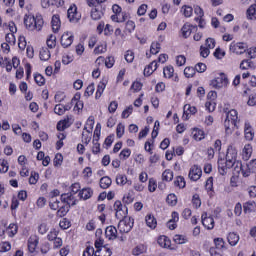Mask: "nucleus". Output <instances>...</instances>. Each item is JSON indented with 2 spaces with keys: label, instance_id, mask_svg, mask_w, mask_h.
Masks as SVG:
<instances>
[{
  "label": "nucleus",
  "instance_id": "obj_43",
  "mask_svg": "<svg viewBox=\"0 0 256 256\" xmlns=\"http://www.w3.org/2000/svg\"><path fill=\"white\" fill-rule=\"evenodd\" d=\"M75 56L71 53H66L62 56L63 65H69V63H73Z\"/></svg>",
  "mask_w": 256,
  "mask_h": 256
},
{
  "label": "nucleus",
  "instance_id": "obj_41",
  "mask_svg": "<svg viewBox=\"0 0 256 256\" xmlns=\"http://www.w3.org/2000/svg\"><path fill=\"white\" fill-rule=\"evenodd\" d=\"M173 241L175 243H177V245H185V243H187L188 239L186 238L185 235L176 234L173 237Z\"/></svg>",
  "mask_w": 256,
  "mask_h": 256
},
{
  "label": "nucleus",
  "instance_id": "obj_62",
  "mask_svg": "<svg viewBox=\"0 0 256 256\" xmlns=\"http://www.w3.org/2000/svg\"><path fill=\"white\" fill-rule=\"evenodd\" d=\"M54 113H56V115H65V105L57 104L54 107Z\"/></svg>",
  "mask_w": 256,
  "mask_h": 256
},
{
  "label": "nucleus",
  "instance_id": "obj_19",
  "mask_svg": "<svg viewBox=\"0 0 256 256\" xmlns=\"http://www.w3.org/2000/svg\"><path fill=\"white\" fill-rule=\"evenodd\" d=\"M61 205H63V203L61 202V200L59 198H57V195H53L50 197V201H49V206L50 209H52L53 211H58L61 209Z\"/></svg>",
  "mask_w": 256,
  "mask_h": 256
},
{
  "label": "nucleus",
  "instance_id": "obj_33",
  "mask_svg": "<svg viewBox=\"0 0 256 256\" xmlns=\"http://www.w3.org/2000/svg\"><path fill=\"white\" fill-rule=\"evenodd\" d=\"M228 243L231 245V247H235L237 243H239V235L235 232H230L227 236Z\"/></svg>",
  "mask_w": 256,
  "mask_h": 256
},
{
  "label": "nucleus",
  "instance_id": "obj_34",
  "mask_svg": "<svg viewBox=\"0 0 256 256\" xmlns=\"http://www.w3.org/2000/svg\"><path fill=\"white\" fill-rule=\"evenodd\" d=\"M71 127V121L69 118H65L64 120H60L57 123V130L58 131H65V129H69Z\"/></svg>",
  "mask_w": 256,
  "mask_h": 256
},
{
  "label": "nucleus",
  "instance_id": "obj_46",
  "mask_svg": "<svg viewBox=\"0 0 256 256\" xmlns=\"http://www.w3.org/2000/svg\"><path fill=\"white\" fill-rule=\"evenodd\" d=\"M133 31H135V22H133V21H131V20H128V21L126 22V26H125L124 32H125L126 35H127V33H128V34L133 33Z\"/></svg>",
  "mask_w": 256,
  "mask_h": 256
},
{
  "label": "nucleus",
  "instance_id": "obj_61",
  "mask_svg": "<svg viewBox=\"0 0 256 256\" xmlns=\"http://www.w3.org/2000/svg\"><path fill=\"white\" fill-rule=\"evenodd\" d=\"M251 67H253V62L251 60H243L240 64V69L244 71L251 69Z\"/></svg>",
  "mask_w": 256,
  "mask_h": 256
},
{
  "label": "nucleus",
  "instance_id": "obj_24",
  "mask_svg": "<svg viewBox=\"0 0 256 256\" xmlns=\"http://www.w3.org/2000/svg\"><path fill=\"white\" fill-rule=\"evenodd\" d=\"M53 33H59V29H61V18L58 14H54L51 20Z\"/></svg>",
  "mask_w": 256,
  "mask_h": 256
},
{
  "label": "nucleus",
  "instance_id": "obj_14",
  "mask_svg": "<svg viewBox=\"0 0 256 256\" xmlns=\"http://www.w3.org/2000/svg\"><path fill=\"white\" fill-rule=\"evenodd\" d=\"M87 125H90V128L87 130V127H85V132L82 133V143H85V145H89L91 142V131H93V122L92 120H88Z\"/></svg>",
  "mask_w": 256,
  "mask_h": 256
},
{
  "label": "nucleus",
  "instance_id": "obj_37",
  "mask_svg": "<svg viewBox=\"0 0 256 256\" xmlns=\"http://www.w3.org/2000/svg\"><path fill=\"white\" fill-rule=\"evenodd\" d=\"M111 183H113V181L109 178V176H104L100 179L101 189H109V187H111Z\"/></svg>",
  "mask_w": 256,
  "mask_h": 256
},
{
  "label": "nucleus",
  "instance_id": "obj_27",
  "mask_svg": "<svg viewBox=\"0 0 256 256\" xmlns=\"http://www.w3.org/2000/svg\"><path fill=\"white\" fill-rule=\"evenodd\" d=\"M158 245L164 249H173L171 248V240L167 236H160L158 238Z\"/></svg>",
  "mask_w": 256,
  "mask_h": 256
},
{
  "label": "nucleus",
  "instance_id": "obj_44",
  "mask_svg": "<svg viewBox=\"0 0 256 256\" xmlns=\"http://www.w3.org/2000/svg\"><path fill=\"white\" fill-rule=\"evenodd\" d=\"M161 51V44L159 42H152L150 46L151 55H157Z\"/></svg>",
  "mask_w": 256,
  "mask_h": 256
},
{
  "label": "nucleus",
  "instance_id": "obj_51",
  "mask_svg": "<svg viewBox=\"0 0 256 256\" xmlns=\"http://www.w3.org/2000/svg\"><path fill=\"white\" fill-rule=\"evenodd\" d=\"M173 73H175V70L172 66L165 67L163 70V75L166 79H171V77H173Z\"/></svg>",
  "mask_w": 256,
  "mask_h": 256
},
{
  "label": "nucleus",
  "instance_id": "obj_59",
  "mask_svg": "<svg viewBox=\"0 0 256 256\" xmlns=\"http://www.w3.org/2000/svg\"><path fill=\"white\" fill-rule=\"evenodd\" d=\"M34 81L39 85V87H43V85H45V77L41 74H35Z\"/></svg>",
  "mask_w": 256,
  "mask_h": 256
},
{
  "label": "nucleus",
  "instance_id": "obj_7",
  "mask_svg": "<svg viewBox=\"0 0 256 256\" xmlns=\"http://www.w3.org/2000/svg\"><path fill=\"white\" fill-rule=\"evenodd\" d=\"M240 173H242L243 177H249L251 173H256V159L251 160L246 165H242Z\"/></svg>",
  "mask_w": 256,
  "mask_h": 256
},
{
  "label": "nucleus",
  "instance_id": "obj_57",
  "mask_svg": "<svg viewBox=\"0 0 256 256\" xmlns=\"http://www.w3.org/2000/svg\"><path fill=\"white\" fill-rule=\"evenodd\" d=\"M97 253L98 252H95V248H93V246H88L83 251V256H93V255L98 256Z\"/></svg>",
  "mask_w": 256,
  "mask_h": 256
},
{
  "label": "nucleus",
  "instance_id": "obj_26",
  "mask_svg": "<svg viewBox=\"0 0 256 256\" xmlns=\"http://www.w3.org/2000/svg\"><path fill=\"white\" fill-rule=\"evenodd\" d=\"M145 222L150 229H155L157 227V218H155L153 214L146 215Z\"/></svg>",
  "mask_w": 256,
  "mask_h": 256
},
{
  "label": "nucleus",
  "instance_id": "obj_47",
  "mask_svg": "<svg viewBox=\"0 0 256 256\" xmlns=\"http://www.w3.org/2000/svg\"><path fill=\"white\" fill-rule=\"evenodd\" d=\"M174 185L176 187H179V189H185V178H183V176H178L176 177V180L174 181Z\"/></svg>",
  "mask_w": 256,
  "mask_h": 256
},
{
  "label": "nucleus",
  "instance_id": "obj_28",
  "mask_svg": "<svg viewBox=\"0 0 256 256\" xmlns=\"http://www.w3.org/2000/svg\"><path fill=\"white\" fill-rule=\"evenodd\" d=\"M116 183L123 187L124 185H132L133 182L127 179V176L124 174H118L116 176Z\"/></svg>",
  "mask_w": 256,
  "mask_h": 256
},
{
  "label": "nucleus",
  "instance_id": "obj_50",
  "mask_svg": "<svg viewBox=\"0 0 256 256\" xmlns=\"http://www.w3.org/2000/svg\"><path fill=\"white\" fill-rule=\"evenodd\" d=\"M107 53V44H101L94 49V55H103Z\"/></svg>",
  "mask_w": 256,
  "mask_h": 256
},
{
  "label": "nucleus",
  "instance_id": "obj_9",
  "mask_svg": "<svg viewBox=\"0 0 256 256\" xmlns=\"http://www.w3.org/2000/svg\"><path fill=\"white\" fill-rule=\"evenodd\" d=\"M114 211H116L115 215L117 219H123V217H127V206L123 205L121 201H116L114 203Z\"/></svg>",
  "mask_w": 256,
  "mask_h": 256
},
{
  "label": "nucleus",
  "instance_id": "obj_29",
  "mask_svg": "<svg viewBox=\"0 0 256 256\" xmlns=\"http://www.w3.org/2000/svg\"><path fill=\"white\" fill-rule=\"evenodd\" d=\"M182 37L187 39V37H191V33H193V25L186 23L181 28Z\"/></svg>",
  "mask_w": 256,
  "mask_h": 256
},
{
  "label": "nucleus",
  "instance_id": "obj_31",
  "mask_svg": "<svg viewBox=\"0 0 256 256\" xmlns=\"http://www.w3.org/2000/svg\"><path fill=\"white\" fill-rule=\"evenodd\" d=\"M147 253V246L144 244H139L132 249V255L139 256Z\"/></svg>",
  "mask_w": 256,
  "mask_h": 256
},
{
  "label": "nucleus",
  "instance_id": "obj_16",
  "mask_svg": "<svg viewBox=\"0 0 256 256\" xmlns=\"http://www.w3.org/2000/svg\"><path fill=\"white\" fill-rule=\"evenodd\" d=\"M103 6L101 4H96L94 8L91 10V17L94 21H99L101 17H103Z\"/></svg>",
  "mask_w": 256,
  "mask_h": 256
},
{
  "label": "nucleus",
  "instance_id": "obj_63",
  "mask_svg": "<svg viewBox=\"0 0 256 256\" xmlns=\"http://www.w3.org/2000/svg\"><path fill=\"white\" fill-rule=\"evenodd\" d=\"M93 93H95V84H90L88 85V87L86 88L85 92H84V97H91V95H93Z\"/></svg>",
  "mask_w": 256,
  "mask_h": 256
},
{
  "label": "nucleus",
  "instance_id": "obj_23",
  "mask_svg": "<svg viewBox=\"0 0 256 256\" xmlns=\"http://www.w3.org/2000/svg\"><path fill=\"white\" fill-rule=\"evenodd\" d=\"M106 239L115 241L117 239V228L115 226H108L105 230Z\"/></svg>",
  "mask_w": 256,
  "mask_h": 256
},
{
  "label": "nucleus",
  "instance_id": "obj_1",
  "mask_svg": "<svg viewBox=\"0 0 256 256\" xmlns=\"http://www.w3.org/2000/svg\"><path fill=\"white\" fill-rule=\"evenodd\" d=\"M23 21L27 31H41L45 23L41 14H25Z\"/></svg>",
  "mask_w": 256,
  "mask_h": 256
},
{
  "label": "nucleus",
  "instance_id": "obj_17",
  "mask_svg": "<svg viewBox=\"0 0 256 256\" xmlns=\"http://www.w3.org/2000/svg\"><path fill=\"white\" fill-rule=\"evenodd\" d=\"M202 225L208 229L211 230L215 227V220L211 216H207V213L202 214Z\"/></svg>",
  "mask_w": 256,
  "mask_h": 256
},
{
  "label": "nucleus",
  "instance_id": "obj_18",
  "mask_svg": "<svg viewBox=\"0 0 256 256\" xmlns=\"http://www.w3.org/2000/svg\"><path fill=\"white\" fill-rule=\"evenodd\" d=\"M37 245H39V237L37 235L30 236L28 239L29 253H35L37 251Z\"/></svg>",
  "mask_w": 256,
  "mask_h": 256
},
{
  "label": "nucleus",
  "instance_id": "obj_20",
  "mask_svg": "<svg viewBox=\"0 0 256 256\" xmlns=\"http://www.w3.org/2000/svg\"><path fill=\"white\" fill-rule=\"evenodd\" d=\"M229 169L233 168L229 166V163L225 161V159L218 160V170L220 175H227V171H229Z\"/></svg>",
  "mask_w": 256,
  "mask_h": 256
},
{
  "label": "nucleus",
  "instance_id": "obj_4",
  "mask_svg": "<svg viewBox=\"0 0 256 256\" xmlns=\"http://www.w3.org/2000/svg\"><path fill=\"white\" fill-rule=\"evenodd\" d=\"M135 221L131 217H123L118 223V230L120 233H129L133 229Z\"/></svg>",
  "mask_w": 256,
  "mask_h": 256
},
{
  "label": "nucleus",
  "instance_id": "obj_38",
  "mask_svg": "<svg viewBox=\"0 0 256 256\" xmlns=\"http://www.w3.org/2000/svg\"><path fill=\"white\" fill-rule=\"evenodd\" d=\"M105 87H107V81L103 80L99 82L97 86V91H96V99H99L101 95H103V92L105 91Z\"/></svg>",
  "mask_w": 256,
  "mask_h": 256
},
{
  "label": "nucleus",
  "instance_id": "obj_40",
  "mask_svg": "<svg viewBox=\"0 0 256 256\" xmlns=\"http://www.w3.org/2000/svg\"><path fill=\"white\" fill-rule=\"evenodd\" d=\"M197 113V108L195 106H191V104L184 105V115H195Z\"/></svg>",
  "mask_w": 256,
  "mask_h": 256
},
{
  "label": "nucleus",
  "instance_id": "obj_21",
  "mask_svg": "<svg viewBox=\"0 0 256 256\" xmlns=\"http://www.w3.org/2000/svg\"><path fill=\"white\" fill-rule=\"evenodd\" d=\"M80 99H81V94H75L74 97L72 98L71 105H75L74 111L83 110L84 104H83V101H81Z\"/></svg>",
  "mask_w": 256,
  "mask_h": 256
},
{
  "label": "nucleus",
  "instance_id": "obj_52",
  "mask_svg": "<svg viewBox=\"0 0 256 256\" xmlns=\"http://www.w3.org/2000/svg\"><path fill=\"white\" fill-rule=\"evenodd\" d=\"M196 72L197 71L195 70L194 67H186L184 69V75L185 77H187V79H191V77H195Z\"/></svg>",
  "mask_w": 256,
  "mask_h": 256
},
{
  "label": "nucleus",
  "instance_id": "obj_64",
  "mask_svg": "<svg viewBox=\"0 0 256 256\" xmlns=\"http://www.w3.org/2000/svg\"><path fill=\"white\" fill-rule=\"evenodd\" d=\"M93 176V169H91V167H86L83 171H82V177L83 179H89L90 177Z\"/></svg>",
  "mask_w": 256,
  "mask_h": 256
},
{
  "label": "nucleus",
  "instance_id": "obj_49",
  "mask_svg": "<svg viewBox=\"0 0 256 256\" xmlns=\"http://www.w3.org/2000/svg\"><path fill=\"white\" fill-rule=\"evenodd\" d=\"M255 14H256V4H253L246 11L247 19L252 20L253 17H255Z\"/></svg>",
  "mask_w": 256,
  "mask_h": 256
},
{
  "label": "nucleus",
  "instance_id": "obj_12",
  "mask_svg": "<svg viewBox=\"0 0 256 256\" xmlns=\"http://www.w3.org/2000/svg\"><path fill=\"white\" fill-rule=\"evenodd\" d=\"M103 243H105V241L103 240V238L98 237L95 240V247H96V253L102 252V253H107V255H100V256H111V249L103 246Z\"/></svg>",
  "mask_w": 256,
  "mask_h": 256
},
{
  "label": "nucleus",
  "instance_id": "obj_30",
  "mask_svg": "<svg viewBox=\"0 0 256 256\" xmlns=\"http://www.w3.org/2000/svg\"><path fill=\"white\" fill-rule=\"evenodd\" d=\"M17 231H19V226L15 223H11L6 227V235H8V237H15V235H17Z\"/></svg>",
  "mask_w": 256,
  "mask_h": 256
},
{
  "label": "nucleus",
  "instance_id": "obj_22",
  "mask_svg": "<svg viewBox=\"0 0 256 256\" xmlns=\"http://www.w3.org/2000/svg\"><path fill=\"white\" fill-rule=\"evenodd\" d=\"M253 155V146L251 144H245L242 149V159L244 161H249Z\"/></svg>",
  "mask_w": 256,
  "mask_h": 256
},
{
  "label": "nucleus",
  "instance_id": "obj_32",
  "mask_svg": "<svg viewBox=\"0 0 256 256\" xmlns=\"http://www.w3.org/2000/svg\"><path fill=\"white\" fill-rule=\"evenodd\" d=\"M92 196H93V189L91 188H83L79 192V197L81 199H84V201H87V199H91Z\"/></svg>",
  "mask_w": 256,
  "mask_h": 256
},
{
  "label": "nucleus",
  "instance_id": "obj_25",
  "mask_svg": "<svg viewBox=\"0 0 256 256\" xmlns=\"http://www.w3.org/2000/svg\"><path fill=\"white\" fill-rule=\"evenodd\" d=\"M157 67H158L157 61H152L148 66L145 67L144 75L146 77L153 75V73L157 71Z\"/></svg>",
  "mask_w": 256,
  "mask_h": 256
},
{
  "label": "nucleus",
  "instance_id": "obj_15",
  "mask_svg": "<svg viewBox=\"0 0 256 256\" xmlns=\"http://www.w3.org/2000/svg\"><path fill=\"white\" fill-rule=\"evenodd\" d=\"M226 161L228 162L229 167H234L236 173H241V169H243L241 161L237 160V158H228V156H226Z\"/></svg>",
  "mask_w": 256,
  "mask_h": 256
},
{
  "label": "nucleus",
  "instance_id": "obj_55",
  "mask_svg": "<svg viewBox=\"0 0 256 256\" xmlns=\"http://www.w3.org/2000/svg\"><path fill=\"white\" fill-rule=\"evenodd\" d=\"M116 135H117L118 139H121V137H123V135H125V125H123L122 123H119L117 125Z\"/></svg>",
  "mask_w": 256,
  "mask_h": 256
},
{
  "label": "nucleus",
  "instance_id": "obj_39",
  "mask_svg": "<svg viewBox=\"0 0 256 256\" xmlns=\"http://www.w3.org/2000/svg\"><path fill=\"white\" fill-rule=\"evenodd\" d=\"M40 59L41 61H49V59H51V52L48 48H41Z\"/></svg>",
  "mask_w": 256,
  "mask_h": 256
},
{
  "label": "nucleus",
  "instance_id": "obj_13",
  "mask_svg": "<svg viewBox=\"0 0 256 256\" xmlns=\"http://www.w3.org/2000/svg\"><path fill=\"white\" fill-rule=\"evenodd\" d=\"M244 139H246V141H253V139H255V132L253 131V126H251V123H249V121H246L244 123Z\"/></svg>",
  "mask_w": 256,
  "mask_h": 256
},
{
  "label": "nucleus",
  "instance_id": "obj_60",
  "mask_svg": "<svg viewBox=\"0 0 256 256\" xmlns=\"http://www.w3.org/2000/svg\"><path fill=\"white\" fill-rule=\"evenodd\" d=\"M58 238H59V231H57L56 229H52L47 235L48 241H54L55 239H58Z\"/></svg>",
  "mask_w": 256,
  "mask_h": 256
},
{
  "label": "nucleus",
  "instance_id": "obj_45",
  "mask_svg": "<svg viewBox=\"0 0 256 256\" xmlns=\"http://www.w3.org/2000/svg\"><path fill=\"white\" fill-rule=\"evenodd\" d=\"M226 157L229 159H237V149L233 146H229L227 149Z\"/></svg>",
  "mask_w": 256,
  "mask_h": 256
},
{
  "label": "nucleus",
  "instance_id": "obj_3",
  "mask_svg": "<svg viewBox=\"0 0 256 256\" xmlns=\"http://www.w3.org/2000/svg\"><path fill=\"white\" fill-rule=\"evenodd\" d=\"M237 123H239V113L237 110L232 109L228 111L226 114V119L224 120L225 134L233 135V131H235Z\"/></svg>",
  "mask_w": 256,
  "mask_h": 256
},
{
  "label": "nucleus",
  "instance_id": "obj_58",
  "mask_svg": "<svg viewBox=\"0 0 256 256\" xmlns=\"http://www.w3.org/2000/svg\"><path fill=\"white\" fill-rule=\"evenodd\" d=\"M168 205L175 207L177 205V196L175 194H169L166 199Z\"/></svg>",
  "mask_w": 256,
  "mask_h": 256
},
{
  "label": "nucleus",
  "instance_id": "obj_5",
  "mask_svg": "<svg viewBox=\"0 0 256 256\" xmlns=\"http://www.w3.org/2000/svg\"><path fill=\"white\" fill-rule=\"evenodd\" d=\"M212 87L215 89H223V87H227L229 85V79L225 74H220L211 82Z\"/></svg>",
  "mask_w": 256,
  "mask_h": 256
},
{
  "label": "nucleus",
  "instance_id": "obj_36",
  "mask_svg": "<svg viewBox=\"0 0 256 256\" xmlns=\"http://www.w3.org/2000/svg\"><path fill=\"white\" fill-rule=\"evenodd\" d=\"M46 45L49 49H55L57 47V36L51 34L46 40Z\"/></svg>",
  "mask_w": 256,
  "mask_h": 256
},
{
  "label": "nucleus",
  "instance_id": "obj_42",
  "mask_svg": "<svg viewBox=\"0 0 256 256\" xmlns=\"http://www.w3.org/2000/svg\"><path fill=\"white\" fill-rule=\"evenodd\" d=\"M180 11L184 17H191L193 15V7L188 5L182 6Z\"/></svg>",
  "mask_w": 256,
  "mask_h": 256
},
{
  "label": "nucleus",
  "instance_id": "obj_10",
  "mask_svg": "<svg viewBox=\"0 0 256 256\" xmlns=\"http://www.w3.org/2000/svg\"><path fill=\"white\" fill-rule=\"evenodd\" d=\"M75 39V36L73 35V32H65L61 36L60 43L64 49H67V47H71L73 45V41Z\"/></svg>",
  "mask_w": 256,
  "mask_h": 256
},
{
  "label": "nucleus",
  "instance_id": "obj_2",
  "mask_svg": "<svg viewBox=\"0 0 256 256\" xmlns=\"http://www.w3.org/2000/svg\"><path fill=\"white\" fill-rule=\"evenodd\" d=\"M60 199L62 206L57 211V217H65V215L69 213V209L77 204V199H75V194H72L71 192L62 194Z\"/></svg>",
  "mask_w": 256,
  "mask_h": 256
},
{
  "label": "nucleus",
  "instance_id": "obj_8",
  "mask_svg": "<svg viewBox=\"0 0 256 256\" xmlns=\"http://www.w3.org/2000/svg\"><path fill=\"white\" fill-rule=\"evenodd\" d=\"M231 53H236V55H243L247 51V44L243 42H232L230 44Z\"/></svg>",
  "mask_w": 256,
  "mask_h": 256
},
{
  "label": "nucleus",
  "instance_id": "obj_35",
  "mask_svg": "<svg viewBox=\"0 0 256 256\" xmlns=\"http://www.w3.org/2000/svg\"><path fill=\"white\" fill-rule=\"evenodd\" d=\"M192 136L195 141H202V139H205V132L201 129L194 128L192 130Z\"/></svg>",
  "mask_w": 256,
  "mask_h": 256
},
{
  "label": "nucleus",
  "instance_id": "obj_48",
  "mask_svg": "<svg viewBox=\"0 0 256 256\" xmlns=\"http://www.w3.org/2000/svg\"><path fill=\"white\" fill-rule=\"evenodd\" d=\"M162 180L163 181H173V172L171 171V169H166L163 173H162Z\"/></svg>",
  "mask_w": 256,
  "mask_h": 256
},
{
  "label": "nucleus",
  "instance_id": "obj_56",
  "mask_svg": "<svg viewBox=\"0 0 256 256\" xmlns=\"http://www.w3.org/2000/svg\"><path fill=\"white\" fill-rule=\"evenodd\" d=\"M38 181H39V173L31 172V175L29 177V184L30 185H37Z\"/></svg>",
  "mask_w": 256,
  "mask_h": 256
},
{
  "label": "nucleus",
  "instance_id": "obj_54",
  "mask_svg": "<svg viewBox=\"0 0 256 256\" xmlns=\"http://www.w3.org/2000/svg\"><path fill=\"white\" fill-rule=\"evenodd\" d=\"M53 5H57V0H41V7L43 9H49Z\"/></svg>",
  "mask_w": 256,
  "mask_h": 256
},
{
  "label": "nucleus",
  "instance_id": "obj_11",
  "mask_svg": "<svg viewBox=\"0 0 256 256\" xmlns=\"http://www.w3.org/2000/svg\"><path fill=\"white\" fill-rule=\"evenodd\" d=\"M201 175H203L201 167L194 165L190 168L188 177L191 181H199V179H201Z\"/></svg>",
  "mask_w": 256,
  "mask_h": 256
},
{
  "label": "nucleus",
  "instance_id": "obj_6",
  "mask_svg": "<svg viewBox=\"0 0 256 256\" xmlns=\"http://www.w3.org/2000/svg\"><path fill=\"white\" fill-rule=\"evenodd\" d=\"M68 19L70 23H78L79 20L81 19V13L77 11V5L72 4L67 12Z\"/></svg>",
  "mask_w": 256,
  "mask_h": 256
},
{
  "label": "nucleus",
  "instance_id": "obj_53",
  "mask_svg": "<svg viewBox=\"0 0 256 256\" xmlns=\"http://www.w3.org/2000/svg\"><path fill=\"white\" fill-rule=\"evenodd\" d=\"M9 171V162L5 159H0V173H7Z\"/></svg>",
  "mask_w": 256,
  "mask_h": 256
}]
</instances>
